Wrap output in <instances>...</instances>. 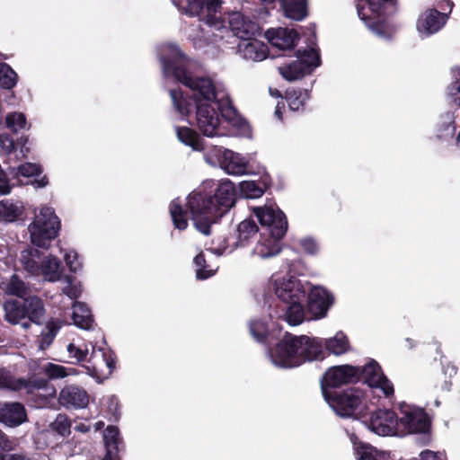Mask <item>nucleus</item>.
Instances as JSON below:
<instances>
[{
  "instance_id": "nucleus-1",
  "label": "nucleus",
  "mask_w": 460,
  "mask_h": 460,
  "mask_svg": "<svg viewBox=\"0 0 460 460\" xmlns=\"http://www.w3.org/2000/svg\"><path fill=\"white\" fill-rule=\"evenodd\" d=\"M166 75L190 88L193 93L185 94L181 89H171L169 94L175 110L182 116H189L196 111L197 126L204 136L217 135L220 119L216 108V85L212 79L205 76H192L188 71V57L176 45H169L167 53L161 58Z\"/></svg>"
},
{
  "instance_id": "nucleus-2",
  "label": "nucleus",
  "mask_w": 460,
  "mask_h": 460,
  "mask_svg": "<svg viewBox=\"0 0 460 460\" xmlns=\"http://www.w3.org/2000/svg\"><path fill=\"white\" fill-rule=\"evenodd\" d=\"M236 190L229 180L215 185L203 183L187 198V208L196 229L205 235L211 234V226L235 203Z\"/></svg>"
},
{
  "instance_id": "nucleus-3",
  "label": "nucleus",
  "mask_w": 460,
  "mask_h": 460,
  "mask_svg": "<svg viewBox=\"0 0 460 460\" xmlns=\"http://www.w3.org/2000/svg\"><path fill=\"white\" fill-rule=\"evenodd\" d=\"M358 382H363L371 388L381 389L387 398L394 394L392 382L375 359L363 367L349 364L330 367L320 380L321 391L325 399L338 393L337 388Z\"/></svg>"
},
{
  "instance_id": "nucleus-4",
  "label": "nucleus",
  "mask_w": 460,
  "mask_h": 460,
  "mask_svg": "<svg viewBox=\"0 0 460 460\" xmlns=\"http://www.w3.org/2000/svg\"><path fill=\"white\" fill-rule=\"evenodd\" d=\"M323 354V341L319 338L289 332L270 351L273 361L284 367H298L306 360L318 359Z\"/></svg>"
},
{
  "instance_id": "nucleus-5",
  "label": "nucleus",
  "mask_w": 460,
  "mask_h": 460,
  "mask_svg": "<svg viewBox=\"0 0 460 460\" xmlns=\"http://www.w3.org/2000/svg\"><path fill=\"white\" fill-rule=\"evenodd\" d=\"M359 19L376 36L391 39L395 27L389 18L398 10V0H357Z\"/></svg>"
},
{
  "instance_id": "nucleus-6",
  "label": "nucleus",
  "mask_w": 460,
  "mask_h": 460,
  "mask_svg": "<svg viewBox=\"0 0 460 460\" xmlns=\"http://www.w3.org/2000/svg\"><path fill=\"white\" fill-rule=\"evenodd\" d=\"M324 400L341 417L361 419L368 416L370 412L367 395L358 387L340 391Z\"/></svg>"
},
{
  "instance_id": "nucleus-7",
  "label": "nucleus",
  "mask_w": 460,
  "mask_h": 460,
  "mask_svg": "<svg viewBox=\"0 0 460 460\" xmlns=\"http://www.w3.org/2000/svg\"><path fill=\"white\" fill-rule=\"evenodd\" d=\"M66 368L61 365L47 363L40 366L37 362L30 365V373L27 379L19 378L20 386L24 387L28 394H33L36 391L44 390L42 401L46 402L48 396H55L56 389L49 385V380L66 376Z\"/></svg>"
},
{
  "instance_id": "nucleus-8",
  "label": "nucleus",
  "mask_w": 460,
  "mask_h": 460,
  "mask_svg": "<svg viewBox=\"0 0 460 460\" xmlns=\"http://www.w3.org/2000/svg\"><path fill=\"white\" fill-rule=\"evenodd\" d=\"M60 226V220L54 208H41L28 226L31 243L40 248H49L51 241L58 235Z\"/></svg>"
},
{
  "instance_id": "nucleus-9",
  "label": "nucleus",
  "mask_w": 460,
  "mask_h": 460,
  "mask_svg": "<svg viewBox=\"0 0 460 460\" xmlns=\"http://www.w3.org/2000/svg\"><path fill=\"white\" fill-rule=\"evenodd\" d=\"M296 60L283 64L278 67L280 75L287 81L292 82L310 75L321 65L319 52L314 48L297 49L296 51Z\"/></svg>"
},
{
  "instance_id": "nucleus-10",
  "label": "nucleus",
  "mask_w": 460,
  "mask_h": 460,
  "mask_svg": "<svg viewBox=\"0 0 460 460\" xmlns=\"http://www.w3.org/2000/svg\"><path fill=\"white\" fill-rule=\"evenodd\" d=\"M254 215L258 218L262 232L276 234L277 237H284L288 230V219L279 208H255Z\"/></svg>"
},
{
  "instance_id": "nucleus-11",
  "label": "nucleus",
  "mask_w": 460,
  "mask_h": 460,
  "mask_svg": "<svg viewBox=\"0 0 460 460\" xmlns=\"http://www.w3.org/2000/svg\"><path fill=\"white\" fill-rule=\"evenodd\" d=\"M222 4V0H187L186 13L199 16L208 25L219 26L223 22Z\"/></svg>"
},
{
  "instance_id": "nucleus-12",
  "label": "nucleus",
  "mask_w": 460,
  "mask_h": 460,
  "mask_svg": "<svg viewBox=\"0 0 460 460\" xmlns=\"http://www.w3.org/2000/svg\"><path fill=\"white\" fill-rule=\"evenodd\" d=\"M369 428L379 436H392L397 432L399 425L398 417L393 410L377 409L370 410Z\"/></svg>"
},
{
  "instance_id": "nucleus-13",
  "label": "nucleus",
  "mask_w": 460,
  "mask_h": 460,
  "mask_svg": "<svg viewBox=\"0 0 460 460\" xmlns=\"http://www.w3.org/2000/svg\"><path fill=\"white\" fill-rule=\"evenodd\" d=\"M447 19V13L429 8L420 14L416 28L421 36L429 37L438 32L446 25Z\"/></svg>"
},
{
  "instance_id": "nucleus-14",
  "label": "nucleus",
  "mask_w": 460,
  "mask_h": 460,
  "mask_svg": "<svg viewBox=\"0 0 460 460\" xmlns=\"http://www.w3.org/2000/svg\"><path fill=\"white\" fill-rule=\"evenodd\" d=\"M275 294L284 304L298 300H304L305 290L301 281L296 277L283 278L276 281Z\"/></svg>"
},
{
  "instance_id": "nucleus-15",
  "label": "nucleus",
  "mask_w": 460,
  "mask_h": 460,
  "mask_svg": "<svg viewBox=\"0 0 460 460\" xmlns=\"http://www.w3.org/2000/svg\"><path fill=\"white\" fill-rule=\"evenodd\" d=\"M333 302V296L325 288H314L308 294L307 311L314 319L323 318Z\"/></svg>"
},
{
  "instance_id": "nucleus-16",
  "label": "nucleus",
  "mask_w": 460,
  "mask_h": 460,
  "mask_svg": "<svg viewBox=\"0 0 460 460\" xmlns=\"http://www.w3.org/2000/svg\"><path fill=\"white\" fill-rule=\"evenodd\" d=\"M403 416L398 418L399 424L408 433H426L430 429V420L427 413L420 409H407Z\"/></svg>"
},
{
  "instance_id": "nucleus-17",
  "label": "nucleus",
  "mask_w": 460,
  "mask_h": 460,
  "mask_svg": "<svg viewBox=\"0 0 460 460\" xmlns=\"http://www.w3.org/2000/svg\"><path fill=\"white\" fill-rule=\"evenodd\" d=\"M229 28L237 38L249 40L253 39L259 31L257 22L245 17L240 12H233L228 17Z\"/></svg>"
},
{
  "instance_id": "nucleus-18",
  "label": "nucleus",
  "mask_w": 460,
  "mask_h": 460,
  "mask_svg": "<svg viewBox=\"0 0 460 460\" xmlns=\"http://www.w3.org/2000/svg\"><path fill=\"white\" fill-rule=\"evenodd\" d=\"M269 42L280 50H292L299 40L298 32L288 28H271L265 32Z\"/></svg>"
},
{
  "instance_id": "nucleus-19",
  "label": "nucleus",
  "mask_w": 460,
  "mask_h": 460,
  "mask_svg": "<svg viewBox=\"0 0 460 460\" xmlns=\"http://www.w3.org/2000/svg\"><path fill=\"white\" fill-rule=\"evenodd\" d=\"M58 402L66 409H82L89 403L87 392L77 385H66L59 393Z\"/></svg>"
},
{
  "instance_id": "nucleus-20",
  "label": "nucleus",
  "mask_w": 460,
  "mask_h": 460,
  "mask_svg": "<svg viewBox=\"0 0 460 460\" xmlns=\"http://www.w3.org/2000/svg\"><path fill=\"white\" fill-rule=\"evenodd\" d=\"M27 420L24 406L20 402H0V422L6 427H18Z\"/></svg>"
},
{
  "instance_id": "nucleus-21",
  "label": "nucleus",
  "mask_w": 460,
  "mask_h": 460,
  "mask_svg": "<svg viewBox=\"0 0 460 460\" xmlns=\"http://www.w3.org/2000/svg\"><path fill=\"white\" fill-rule=\"evenodd\" d=\"M103 440L106 449L105 458L110 460H121L119 453L124 450V442L117 426L109 425L103 432Z\"/></svg>"
},
{
  "instance_id": "nucleus-22",
  "label": "nucleus",
  "mask_w": 460,
  "mask_h": 460,
  "mask_svg": "<svg viewBox=\"0 0 460 460\" xmlns=\"http://www.w3.org/2000/svg\"><path fill=\"white\" fill-rule=\"evenodd\" d=\"M283 237H277L267 232H261L260 239L253 249V253L265 259L279 254L282 249L281 240Z\"/></svg>"
},
{
  "instance_id": "nucleus-23",
  "label": "nucleus",
  "mask_w": 460,
  "mask_h": 460,
  "mask_svg": "<svg viewBox=\"0 0 460 460\" xmlns=\"http://www.w3.org/2000/svg\"><path fill=\"white\" fill-rule=\"evenodd\" d=\"M219 163L221 167L232 175H243L247 170V162L239 154L232 150L226 149L220 158Z\"/></svg>"
},
{
  "instance_id": "nucleus-24",
  "label": "nucleus",
  "mask_w": 460,
  "mask_h": 460,
  "mask_svg": "<svg viewBox=\"0 0 460 460\" xmlns=\"http://www.w3.org/2000/svg\"><path fill=\"white\" fill-rule=\"evenodd\" d=\"M25 318L32 323L40 325L46 314L43 300L37 296H28L23 298Z\"/></svg>"
},
{
  "instance_id": "nucleus-25",
  "label": "nucleus",
  "mask_w": 460,
  "mask_h": 460,
  "mask_svg": "<svg viewBox=\"0 0 460 460\" xmlns=\"http://www.w3.org/2000/svg\"><path fill=\"white\" fill-rule=\"evenodd\" d=\"M259 231L255 221L252 218L242 221L236 229L235 241L231 243L234 248L247 246Z\"/></svg>"
},
{
  "instance_id": "nucleus-26",
  "label": "nucleus",
  "mask_w": 460,
  "mask_h": 460,
  "mask_svg": "<svg viewBox=\"0 0 460 460\" xmlns=\"http://www.w3.org/2000/svg\"><path fill=\"white\" fill-rule=\"evenodd\" d=\"M284 15L295 21H303L308 16L307 0H279Z\"/></svg>"
},
{
  "instance_id": "nucleus-27",
  "label": "nucleus",
  "mask_w": 460,
  "mask_h": 460,
  "mask_svg": "<svg viewBox=\"0 0 460 460\" xmlns=\"http://www.w3.org/2000/svg\"><path fill=\"white\" fill-rule=\"evenodd\" d=\"M323 346L324 345V349L328 354H333L336 356L342 355L349 350L350 345L348 337L342 332H339L335 334V336L323 340ZM323 351H324L323 349ZM325 352L318 358L323 359L324 358Z\"/></svg>"
},
{
  "instance_id": "nucleus-28",
  "label": "nucleus",
  "mask_w": 460,
  "mask_h": 460,
  "mask_svg": "<svg viewBox=\"0 0 460 460\" xmlns=\"http://www.w3.org/2000/svg\"><path fill=\"white\" fill-rule=\"evenodd\" d=\"M102 361L105 364L107 367V373H102V371L96 366V364L93 362V359L95 358L94 354V346H93V351L90 355V358L87 359L88 365L85 366V368L87 370V373L96 378V379H106L111 373L113 372L115 368V360L111 354L102 352Z\"/></svg>"
},
{
  "instance_id": "nucleus-29",
  "label": "nucleus",
  "mask_w": 460,
  "mask_h": 460,
  "mask_svg": "<svg viewBox=\"0 0 460 460\" xmlns=\"http://www.w3.org/2000/svg\"><path fill=\"white\" fill-rule=\"evenodd\" d=\"M3 309L4 320L13 325L18 324L25 319L26 311L24 310L23 300L7 299L3 305Z\"/></svg>"
},
{
  "instance_id": "nucleus-30",
  "label": "nucleus",
  "mask_w": 460,
  "mask_h": 460,
  "mask_svg": "<svg viewBox=\"0 0 460 460\" xmlns=\"http://www.w3.org/2000/svg\"><path fill=\"white\" fill-rule=\"evenodd\" d=\"M40 272L46 280L50 282L58 281L62 277V263L57 257L49 256L41 261Z\"/></svg>"
},
{
  "instance_id": "nucleus-31",
  "label": "nucleus",
  "mask_w": 460,
  "mask_h": 460,
  "mask_svg": "<svg viewBox=\"0 0 460 460\" xmlns=\"http://www.w3.org/2000/svg\"><path fill=\"white\" fill-rule=\"evenodd\" d=\"M44 253L36 248H28L21 252V263L31 274H39Z\"/></svg>"
},
{
  "instance_id": "nucleus-32",
  "label": "nucleus",
  "mask_w": 460,
  "mask_h": 460,
  "mask_svg": "<svg viewBox=\"0 0 460 460\" xmlns=\"http://www.w3.org/2000/svg\"><path fill=\"white\" fill-rule=\"evenodd\" d=\"M178 139L184 145L190 146L195 151L204 150V144L199 135L192 128L188 127H175Z\"/></svg>"
},
{
  "instance_id": "nucleus-33",
  "label": "nucleus",
  "mask_w": 460,
  "mask_h": 460,
  "mask_svg": "<svg viewBox=\"0 0 460 460\" xmlns=\"http://www.w3.org/2000/svg\"><path fill=\"white\" fill-rule=\"evenodd\" d=\"M309 97L310 93L308 90L288 88L285 93V99L288 107L294 111H303L305 102Z\"/></svg>"
},
{
  "instance_id": "nucleus-34",
  "label": "nucleus",
  "mask_w": 460,
  "mask_h": 460,
  "mask_svg": "<svg viewBox=\"0 0 460 460\" xmlns=\"http://www.w3.org/2000/svg\"><path fill=\"white\" fill-rule=\"evenodd\" d=\"M73 321L77 327L89 330L93 325V316L84 303L76 302L74 305Z\"/></svg>"
},
{
  "instance_id": "nucleus-35",
  "label": "nucleus",
  "mask_w": 460,
  "mask_h": 460,
  "mask_svg": "<svg viewBox=\"0 0 460 460\" xmlns=\"http://www.w3.org/2000/svg\"><path fill=\"white\" fill-rule=\"evenodd\" d=\"M169 210L174 227L181 231L185 230L188 227L187 211L179 199L171 201Z\"/></svg>"
},
{
  "instance_id": "nucleus-36",
  "label": "nucleus",
  "mask_w": 460,
  "mask_h": 460,
  "mask_svg": "<svg viewBox=\"0 0 460 460\" xmlns=\"http://www.w3.org/2000/svg\"><path fill=\"white\" fill-rule=\"evenodd\" d=\"M269 188V184L266 181H243L240 183V191L247 199H257L261 197L266 190Z\"/></svg>"
},
{
  "instance_id": "nucleus-37",
  "label": "nucleus",
  "mask_w": 460,
  "mask_h": 460,
  "mask_svg": "<svg viewBox=\"0 0 460 460\" xmlns=\"http://www.w3.org/2000/svg\"><path fill=\"white\" fill-rule=\"evenodd\" d=\"M5 292L23 299L30 295L31 288L17 274H13L6 283Z\"/></svg>"
},
{
  "instance_id": "nucleus-38",
  "label": "nucleus",
  "mask_w": 460,
  "mask_h": 460,
  "mask_svg": "<svg viewBox=\"0 0 460 460\" xmlns=\"http://www.w3.org/2000/svg\"><path fill=\"white\" fill-rule=\"evenodd\" d=\"M303 300L286 303V320L293 326L298 325L303 323L305 317L304 306L302 305Z\"/></svg>"
},
{
  "instance_id": "nucleus-39",
  "label": "nucleus",
  "mask_w": 460,
  "mask_h": 460,
  "mask_svg": "<svg viewBox=\"0 0 460 460\" xmlns=\"http://www.w3.org/2000/svg\"><path fill=\"white\" fill-rule=\"evenodd\" d=\"M18 80L15 71L6 63H0V87L4 89H13Z\"/></svg>"
},
{
  "instance_id": "nucleus-40",
  "label": "nucleus",
  "mask_w": 460,
  "mask_h": 460,
  "mask_svg": "<svg viewBox=\"0 0 460 460\" xmlns=\"http://www.w3.org/2000/svg\"><path fill=\"white\" fill-rule=\"evenodd\" d=\"M71 426L70 419L63 413H58L55 420L49 424L50 429L63 438H66L71 434Z\"/></svg>"
},
{
  "instance_id": "nucleus-41",
  "label": "nucleus",
  "mask_w": 460,
  "mask_h": 460,
  "mask_svg": "<svg viewBox=\"0 0 460 460\" xmlns=\"http://www.w3.org/2000/svg\"><path fill=\"white\" fill-rule=\"evenodd\" d=\"M22 215V210L10 200L0 201V217L7 222L17 220Z\"/></svg>"
},
{
  "instance_id": "nucleus-42",
  "label": "nucleus",
  "mask_w": 460,
  "mask_h": 460,
  "mask_svg": "<svg viewBox=\"0 0 460 460\" xmlns=\"http://www.w3.org/2000/svg\"><path fill=\"white\" fill-rule=\"evenodd\" d=\"M13 171H16L13 178L18 180L20 176L26 178L40 176L42 173V166L34 163H24L16 169L13 168Z\"/></svg>"
},
{
  "instance_id": "nucleus-43",
  "label": "nucleus",
  "mask_w": 460,
  "mask_h": 460,
  "mask_svg": "<svg viewBox=\"0 0 460 460\" xmlns=\"http://www.w3.org/2000/svg\"><path fill=\"white\" fill-rule=\"evenodd\" d=\"M193 262L197 267L196 278L198 279H207L214 275L215 271L211 269H208V266L207 265L205 254L203 252H200L194 257Z\"/></svg>"
},
{
  "instance_id": "nucleus-44",
  "label": "nucleus",
  "mask_w": 460,
  "mask_h": 460,
  "mask_svg": "<svg viewBox=\"0 0 460 460\" xmlns=\"http://www.w3.org/2000/svg\"><path fill=\"white\" fill-rule=\"evenodd\" d=\"M67 352L69 358L72 359L70 363L75 364L85 361L89 353L88 348L85 344L83 346L76 345L73 342L67 345Z\"/></svg>"
},
{
  "instance_id": "nucleus-45",
  "label": "nucleus",
  "mask_w": 460,
  "mask_h": 460,
  "mask_svg": "<svg viewBox=\"0 0 460 460\" xmlns=\"http://www.w3.org/2000/svg\"><path fill=\"white\" fill-rule=\"evenodd\" d=\"M249 331L251 335L261 343H263L267 340L268 327L265 323L260 320L251 321L249 323Z\"/></svg>"
},
{
  "instance_id": "nucleus-46",
  "label": "nucleus",
  "mask_w": 460,
  "mask_h": 460,
  "mask_svg": "<svg viewBox=\"0 0 460 460\" xmlns=\"http://www.w3.org/2000/svg\"><path fill=\"white\" fill-rule=\"evenodd\" d=\"M5 124L13 131L22 129L27 124L26 117L22 112L9 113L5 118Z\"/></svg>"
},
{
  "instance_id": "nucleus-47",
  "label": "nucleus",
  "mask_w": 460,
  "mask_h": 460,
  "mask_svg": "<svg viewBox=\"0 0 460 460\" xmlns=\"http://www.w3.org/2000/svg\"><path fill=\"white\" fill-rule=\"evenodd\" d=\"M19 379H14L11 373L5 368H0V388H8L13 390H22L24 387L20 386Z\"/></svg>"
},
{
  "instance_id": "nucleus-48",
  "label": "nucleus",
  "mask_w": 460,
  "mask_h": 460,
  "mask_svg": "<svg viewBox=\"0 0 460 460\" xmlns=\"http://www.w3.org/2000/svg\"><path fill=\"white\" fill-rule=\"evenodd\" d=\"M58 331V327L55 323H51L48 324L47 330L43 331L40 334V348L41 349H45L52 343Z\"/></svg>"
},
{
  "instance_id": "nucleus-49",
  "label": "nucleus",
  "mask_w": 460,
  "mask_h": 460,
  "mask_svg": "<svg viewBox=\"0 0 460 460\" xmlns=\"http://www.w3.org/2000/svg\"><path fill=\"white\" fill-rule=\"evenodd\" d=\"M215 105L217 110L220 111L221 116L227 121H232L237 113L236 109L233 106L230 102L226 103L219 102L217 98L216 97Z\"/></svg>"
},
{
  "instance_id": "nucleus-50",
  "label": "nucleus",
  "mask_w": 460,
  "mask_h": 460,
  "mask_svg": "<svg viewBox=\"0 0 460 460\" xmlns=\"http://www.w3.org/2000/svg\"><path fill=\"white\" fill-rule=\"evenodd\" d=\"M385 453L377 451L373 447H365L358 460H385Z\"/></svg>"
},
{
  "instance_id": "nucleus-51",
  "label": "nucleus",
  "mask_w": 460,
  "mask_h": 460,
  "mask_svg": "<svg viewBox=\"0 0 460 460\" xmlns=\"http://www.w3.org/2000/svg\"><path fill=\"white\" fill-rule=\"evenodd\" d=\"M13 186L10 184V181L7 173L3 171L0 173V194L7 195L11 192Z\"/></svg>"
},
{
  "instance_id": "nucleus-52",
  "label": "nucleus",
  "mask_w": 460,
  "mask_h": 460,
  "mask_svg": "<svg viewBox=\"0 0 460 460\" xmlns=\"http://www.w3.org/2000/svg\"><path fill=\"white\" fill-rule=\"evenodd\" d=\"M300 245L308 254H314L318 250L316 243L312 238L302 239L300 241Z\"/></svg>"
},
{
  "instance_id": "nucleus-53",
  "label": "nucleus",
  "mask_w": 460,
  "mask_h": 460,
  "mask_svg": "<svg viewBox=\"0 0 460 460\" xmlns=\"http://www.w3.org/2000/svg\"><path fill=\"white\" fill-rule=\"evenodd\" d=\"M78 255L76 252H69L65 255V261L68 266L69 270L73 272H76L79 263L77 262Z\"/></svg>"
},
{
  "instance_id": "nucleus-54",
  "label": "nucleus",
  "mask_w": 460,
  "mask_h": 460,
  "mask_svg": "<svg viewBox=\"0 0 460 460\" xmlns=\"http://www.w3.org/2000/svg\"><path fill=\"white\" fill-rule=\"evenodd\" d=\"M420 456V460H446L445 456L442 454L438 452H433L430 450L422 451Z\"/></svg>"
},
{
  "instance_id": "nucleus-55",
  "label": "nucleus",
  "mask_w": 460,
  "mask_h": 460,
  "mask_svg": "<svg viewBox=\"0 0 460 460\" xmlns=\"http://www.w3.org/2000/svg\"><path fill=\"white\" fill-rule=\"evenodd\" d=\"M0 448L3 451H11L13 449V443L8 438L7 435H5L1 429H0Z\"/></svg>"
},
{
  "instance_id": "nucleus-56",
  "label": "nucleus",
  "mask_w": 460,
  "mask_h": 460,
  "mask_svg": "<svg viewBox=\"0 0 460 460\" xmlns=\"http://www.w3.org/2000/svg\"><path fill=\"white\" fill-rule=\"evenodd\" d=\"M1 460H30L24 454L22 453H1Z\"/></svg>"
},
{
  "instance_id": "nucleus-57",
  "label": "nucleus",
  "mask_w": 460,
  "mask_h": 460,
  "mask_svg": "<svg viewBox=\"0 0 460 460\" xmlns=\"http://www.w3.org/2000/svg\"><path fill=\"white\" fill-rule=\"evenodd\" d=\"M245 50H246V53H249L250 55H252V53H255L253 58L254 59H259V60H261L263 58H265V54L263 52H257L256 51V46L254 43H247L246 46H245Z\"/></svg>"
},
{
  "instance_id": "nucleus-58",
  "label": "nucleus",
  "mask_w": 460,
  "mask_h": 460,
  "mask_svg": "<svg viewBox=\"0 0 460 460\" xmlns=\"http://www.w3.org/2000/svg\"><path fill=\"white\" fill-rule=\"evenodd\" d=\"M3 147L6 150L7 153L11 154L16 150L15 144L12 138L9 137H5L1 139Z\"/></svg>"
},
{
  "instance_id": "nucleus-59",
  "label": "nucleus",
  "mask_w": 460,
  "mask_h": 460,
  "mask_svg": "<svg viewBox=\"0 0 460 460\" xmlns=\"http://www.w3.org/2000/svg\"><path fill=\"white\" fill-rule=\"evenodd\" d=\"M30 183L36 189L44 188L49 184V178L47 175H43L40 179H34L33 181H31ZM25 184H29V182H26Z\"/></svg>"
},
{
  "instance_id": "nucleus-60",
  "label": "nucleus",
  "mask_w": 460,
  "mask_h": 460,
  "mask_svg": "<svg viewBox=\"0 0 460 460\" xmlns=\"http://www.w3.org/2000/svg\"><path fill=\"white\" fill-rule=\"evenodd\" d=\"M285 109V102L283 101L278 102L276 108H275V115L282 120L283 119V113L282 111Z\"/></svg>"
},
{
  "instance_id": "nucleus-61",
  "label": "nucleus",
  "mask_w": 460,
  "mask_h": 460,
  "mask_svg": "<svg viewBox=\"0 0 460 460\" xmlns=\"http://www.w3.org/2000/svg\"><path fill=\"white\" fill-rule=\"evenodd\" d=\"M75 429L81 433H87L90 431V426L84 424V423H79L75 425Z\"/></svg>"
},
{
  "instance_id": "nucleus-62",
  "label": "nucleus",
  "mask_w": 460,
  "mask_h": 460,
  "mask_svg": "<svg viewBox=\"0 0 460 460\" xmlns=\"http://www.w3.org/2000/svg\"><path fill=\"white\" fill-rule=\"evenodd\" d=\"M64 292L70 298H76L77 297V295L75 294V291H74L72 288H66L64 289Z\"/></svg>"
},
{
  "instance_id": "nucleus-63",
  "label": "nucleus",
  "mask_w": 460,
  "mask_h": 460,
  "mask_svg": "<svg viewBox=\"0 0 460 460\" xmlns=\"http://www.w3.org/2000/svg\"><path fill=\"white\" fill-rule=\"evenodd\" d=\"M452 383L451 381L444 380L440 385V389L443 391H449L451 388Z\"/></svg>"
},
{
  "instance_id": "nucleus-64",
  "label": "nucleus",
  "mask_w": 460,
  "mask_h": 460,
  "mask_svg": "<svg viewBox=\"0 0 460 460\" xmlns=\"http://www.w3.org/2000/svg\"><path fill=\"white\" fill-rule=\"evenodd\" d=\"M270 93L271 96L273 97H276V98H282V94L280 93L279 90L276 89V88H270Z\"/></svg>"
}]
</instances>
